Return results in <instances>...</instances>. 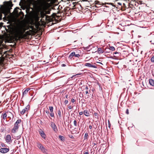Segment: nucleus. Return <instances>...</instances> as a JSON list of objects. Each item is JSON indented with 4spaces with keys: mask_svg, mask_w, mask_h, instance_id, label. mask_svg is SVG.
<instances>
[{
    "mask_svg": "<svg viewBox=\"0 0 154 154\" xmlns=\"http://www.w3.org/2000/svg\"><path fill=\"white\" fill-rule=\"evenodd\" d=\"M46 113H49V112L48 111H46Z\"/></svg>",
    "mask_w": 154,
    "mask_h": 154,
    "instance_id": "13d9d810",
    "label": "nucleus"
},
{
    "mask_svg": "<svg viewBox=\"0 0 154 154\" xmlns=\"http://www.w3.org/2000/svg\"><path fill=\"white\" fill-rule=\"evenodd\" d=\"M68 108L69 109H72V107L70 105H68Z\"/></svg>",
    "mask_w": 154,
    "mask_h": 154,
    "instance_id": "58836bf2",
    "label": "nucleus"
},
{
    "mask_svg": "<svg viewBox=\"0 0 154 154\" xmlns=\"http://www.w3.org/2000/svg\"><path fill=\"white\" fill-rule=\"evenodd\" d=\"M82 96H83V95L82 94L81 95V94L80 95V97H82Z\"/></svg>",
    "mask_w": 154,
    "mask_h": 154,
    "instance_id": "6e6d98bb",
    "label": "nucleus"
},
{
    "mask_svg": "<svg viewBox=\"0 0 154 154\" xmlns=\"http://www.w3.org/2000/svg\"><path fill=\"white\" fill-rule=\"evenodd\" d=\"M99 2L98 1H96L94 2L95 5H96L97 4H99Z\"/></svg>",
    "mask_w": 154,
    "mask_h": 154,
    "instance_id": "473e14b6",
    "label": "nucleus"
},
{
    "mask_svg": "<svg viewBox=\"0 0 154 154\" xmlns=\"http://www.w3.org/2000/svg\"><path fill=\"white\" fill-rule=\"evenodd\" d=\"M109 49L112 51H114L115 50V48L113 46H110L109 47Z\"/></svg>",
    "mask_w": 154,
    "mask_h": 154,
    "instance_id": "5701e85b",
    "label": "nucleus"
},
{
    "mask_svg": "<svg viewBox=\"0 0 154 154\" xmlns=\"http://www.w3.org/2000/svg\"><path fill=\"white\" fill-rule=\"evenodd\" d=\"M49 109L51 112H53V107L52 106H49Z\"/></svg>",
    "mask_w": 154,
    "mask_h": 154,
    "instance_id": "4be33fe9",
    "label": "nucleus"
},
{
    "mask_svg": "<svg viewBox=\"0 0 154 154\" xmlns=\"http://www.w3.org/2000/svg\"><path fill=\"white\" fill-rule=\"evenodd\" d=\"M50 125L51 127H52V129H53V130L55 132H57V126L55 125V124L54 123L51 122V124Z\"/></svg>",
    "mask_w": 154,
    "mask_h": 154,
    "instance_id": "6e6552de",
    "label": "nucleus"
},
{
    "mask_svg": "<svg viewBox=\"0 0 154 154\" xmlns=\"http://www.w3.org/2000/svg\"><path fill=\"white\" fill-rule=\"evenodd\" d=\"M39 133L41 137L44 139H45L46 137L45 134L44 133L43 131L41 130V131H39Z\"/></svg>",
    "mask_w": 154,
    "mask_h": 154,
    "instance_id": "9d476101",
    "label": "nucleus"
},
{
    "mask_svg": "<svg viewBox=\"0 0 154 154\" xmlns=\"http://www.w3.org/2000/svg\"><path fill=\"white\" fill-rule=\"evenodd\" d=\"M126 113L127 114H129V111H128V109H127V110H126Z\"/></svg>",
    "mask_w": 154,
    "mask_h": 154,
    "instance_id": "a19ab883",
    "label": "nucleus"
},
{
    "mask_svg": "<svg viewBox=\"0 0 154 154\" xmlns=\"http://www.w3.org/2000/svg\"><path fill=\"white\" fill-rule=\"evenodd\" d=\"M75 99L74 98H72L71 99V102L72 103H74L75 102Z\"/></svg>",
    "mask_w": 154,
    "mask_h": 154,
    "instance_id": "e433bc0d",
    "label": "nucleus"
},
{
    "mask_svg": "<svg viewBox=\"0 0 154 154\" xmlns=\"http://www.w3.org/2000/svg\"><path fill=\"white\" fill-rule=\"evenodd\" d=\"M5 6L0 5V20L2 19V13L6 14L10 13V9L11 8V7L13 6V4L11 2H5Z\"/></svg>",
    "mask_w": 154,
    "mask_h": 154,
    "instance_id": "f03ea898",
    "label": "nucleus"
},
{
    "mask_svg": "<svg viewBox=\"0 0 154 154\" xmlns=\"http://www.w3.org/2000/svg\"><path fill=\"white\" fill-rule=\"evenodd\" d=\"M58 113L60 116H61V115L60 111V110L58 111Z\"/></svg>",
    "mask_w": 154,
    "mask_h": 154,
    "instance_id": "37998d69",
    "label": "nucleus"
},
{
    "mask_svg": "<svg viewBox=\"0 0 154 154\" xmlns=\"http://www.w3.org/2000/svg\"><path fill=\"white\" fill-rule=\"evenodd\" d=\"M6 142L8 144H10L12 142L13 139L10 134H7L5 137Z\"/></svg>",
    "mask_w": 154,
    "mask_h": 154,
    "instance_id": "7ed1b4c3",
    "label": "nucleus"
},
{
    "mask_svg": "<svg viewBox=\"0 0 154 154\" xmlns=\"http://www.w3.org/2000/svg\"><path fill=\"white\" fill-rule=\"evenodd\" d=\"M114 54H117V56H119L120 55V53L119 52H116L114 53Z\"/></svg>",
    "mask_w": 154,
    "mask_h": 154,
    "instance_id": "f704fd0d",
    "label": "nucleus"
},
{
    "mask_svg": "<svg viewBox=\"0 0 154 154\" xmlns=\"http://www.w3.org/2000/svg\"><path fill=\"white\" fill-rule=\"evenodd\" d=\"M76 74V75H73V76H75V75H80V74Z\"/></svg>",
    "mask_w": 154,
    "mask_h": 154,
    "instance_id": "864d4df0",
    "label": "nucleus"
},
{
    "mask_svg": "<svg viewBox=\"0 0 154 154\" xmlns=\"http://www.w3.org/2000/svg\"><path fill=\"white\" fill-rule=\"evenodd\" d=\"M41 17H44V16H45V14L44 13V12H41Z\"/></svg>",
    "mask_w": 154,
    "mask_h": 154,
    "instance_id": "cd10ccee",
    "label": "nucleus"
},
{
    "mask_svg": "<svg viewBox=\"0 0 154 154\" xmlns=\"http://www.w3.org/2000/svg\"><path fill=\"white\" fill-rule=\"evenodd\" d=\"M151 60L152 62H154V55L151 58Z\"/></svg>",
    "mask_w": 154,
    "mask_h": 154,
    "instance_id": "c85d7f7f",
    "label": "nucleus"
},
{
    "mask_svg": "<svg viewBox=\"0 0 154 154\" xmlns=\"http://www.w3.org/2000/svg\"><path fill=\"white\" fill-rule=\"evenodd\" d=\"M97 51L98 54H102L104 52V51L103 50V49L101 48H98Z\"/></svg>",
    "mask_w": 154,
    "mask_h": 154,
    "instance_id": "2eb2a0df",
    "label": "nucleus"
},
{
    "mask_svg": "<svg viewBox=\"0 0 154 154\" xmlns=\"http://www.w3.org/2000/svg\"><path fill=\"white\" fill-rule=\"evenodd\" d=\"M88 133H86L85 134L84 136V140H86L87 139L88 137Z\"/></svg>",
    "mask_w": 154,
    "mask_h": 154,
    "instance_id": "aec40b11",
    "label": "nucleus"
},
{
    "mask_svg": "<svg viewBox=\"0 0 154 154\" xmlns=\"http://www.w3.org/2000/svg\"><path fill=\"white\" fill-rule=\"evenodd\" d=\"M14 125L15 126H17L18 128H19V125L18 124H16V123H15L14 124Z\"/></svg>",
    "mask_w": 154,
    "mask_h": 154,
    "instance_id": "c9c22d12",
    "label": "nucleus"
},
{
    "mask_svg": "<svg viewBox=\"0 0 154 154\" xmlns=\"http://www.w3.org/2000/svg\"><path fill=\"white\" fill-rule=\"evenodd\" d=\"M85 89H86V90H87L88 89V87L87 86H86V87H85Z\"/></svg>",
    "mask_w": 154,
    "mask_h": 154,
    "instance_id": "8fccbe9b",
    "label": "nucleus"
},
{
    "mask_svg": "<svg viewBox=\"0 0 154 154\" xmlns=\"http://www.w3.org/2000/svg\"><path fill=\"white\" fill-rule=\"evenodd\" d=\"M84 154H89V153L88 152H85Z\"/></svg>",
    "mask_w": 154,
    "mask_h": 154,
    "instance_id": "49530a36",
    "label": "nucleus"
},
{
    "mask_svg": "<svg viewBox=\"0 0 154 154\" xmlns=\"http://www.w3.org/2000/svg\"><path fill=\"white\" fill-rule=\"evenodd\" d=\"M50 113V115L51 117H53L54 116V114L53 112H51Z\"/></svg>",
    "mask_w": 154,
    "mask_h": 154,
    "instance_id": "72a5a7b5",
    "label": "nucleus"
},
{
    "mask_svg": "<svg viewBox=\"0 0 154 154\" xmlns=\"http://www.w3.org/2000/svg\"><path fill=\"white\" fill-rule=\"evenodd\" d=\"M18 128H19L17 127V126H15L14 125V127L11 130V133H15Z\"/></svg>",
    "mask_w": 154,
    "mask_h": 154,
    "instance_id": "ddd939ff",
    "label": "nucleus"
},
{
    "mask_svg": "<svg viewBox=\"0 0 154 154\" xmlns=\"http://www.w3.org/2000/svg\"><path fill=\"white\" fill-rule=\"evenodd\" d=\"M1 146L2 147H6L5 145V144L4 143H2L1 144Z\"/></svg>",
    "mask_w": 154,
    "mask_h": 154,
    "instance_id": "2f4dec72",
    "label": "nucleus"
},
{
    "mask_svg": "<svg viewBox=\"0 0 154 154\" xmlns=\"http://www.w3.org/2000/svg\"><path fill=\"white\" fill-rule=\"evenodd\" d=\"M88 91H86V92H85V94H88Z\"/></svg>",
    "mask_w": 154,
    "mask_h": 154,
    "instance_id": "09e8293b",
    "label": "nucleus"
},
{
    "mask_svg": "<svg viewBox=\"0 0 154 154\" xmlns=\"http://www.w3.org/2000/svg\"><path fill=\"white\" fill-rule=\"evenodd\" d=\"M64 10H66V9H64Z\"/></svg>",
    "mask_w": 154,
    "mask_h": 154,
    "instance_id": "bf43d9fd",
    "label": "nucleus"
},
{
    "mask_svg": "<svg viewBox=\"0 0 154 154\" xmlns=\"http://www.w3.org/2000/svg\"><path fill=\"white\" fill-rule=\"evenodd\" d=\"M68 95L67 94L65 96V97L66 98H67L68 97Z\"/></svg>",
    "mask_w": 154,
    "mask_h": 154,
    "instance_id": "603ef678",
    "label": "nucleus"
},
{
    "mask_svg": "<svg viewBox=\"0 0 154 154\" xmlns=\"http://www.w3.org/2000/svg\"><path fill=\"white\" fill-rule=\"evenodd\" d=\"M9 150V149L8 148H1L0 149V152L2 153H6L8 152Z\"/></svg>",
    "mask_w": 154,
    "mask_h": 154,
    "instance_id": "1a4fd4ad",
    "label": "nucleus"
},
{
    "mask_svg": "<svg viewBox=\"0 0 154 154\" xmlns=\"http://www.w3.org/2000/svg\"><path fill=\"white\" fill-rule=\"evenodd\" d=\"M37 146L39 149L41 150L42 152L44 153H47V150L46 149L45 147L42 145L41 143H38Z\"/></svg>",
    "mask_w": 154,
    "mask_h": 154,
    "instance_id": "20e7f679",
    "label": "nucleus"
},
{
    "mask_svg": "<svg viewBox=\"0 0 154 154\" xmlns=\"http://www.w3.org/2000/svg\"><path fill=\"white\" fill-rule=\"evenodd\" d=\"M101 4H97V5H95V7L97 8H98L100 7L101 6Z\"/></svg>",
    "mask_w": 154,
    "mask_h": 154,
    "instance_id": "c756f323",
    "label": "nucleus"
},
{
    "mask_svg": "<svg viewBox=\"0 0 154 154\" xmlns=\"http://www.w3.org/2000/svg\"><path fill=\"white\" fill-rule=\"evenodd\" d=\"M2 43V41L1 39H0V46L1 45ZM5 53V52L4 53ZM2 53L0 51V55L1 54V56L0 58V63H2L4 61L5 58L4 57V54L5 53H4L3 54H2Z\"/></svg>",
    "mask_w": 154,
    "mask_h": 154,
    "instance_id": "423d86ee",
    "label": "nucleus"
},
{
    "mask_svg": "<svg viewBox=\"0 0 154 154\" xmlns=\"http://www.w3.org/2000/svg\"><path fill=\"white\" fill-rule=\"evenodd\" d=\"M21 137V136L19 135V136H15L14 137V139H17V140H18Z\"/></svg>",
    "mask_w": 154,
    "mask_h": 154,
    "instance_id": "393cba45",
    "label": "nucleus"
},
{
    "mask_svg": "<svg viewBox=\"0 0 154 154\" xmlns=\"http://www.w3.org/2000/svg\"><path fill=\"white\" fill-rule=\"evenodd\" d=\"M65 104H67L68 103V100H65V101H64V102Z\"/></svg>",
    "mask_w": 154,
    "mask_h": 154,
    "instance_id": "4c0bfd02",
    "label": "nucleus"
},
{
    "mask_svg": "<svg viewBox=\"0 0 154 154\" xmlns=\"http://www.w3.org/2000/svg\"><path fill=\"white\" fill-rule=\"evenodd\" d=\"M47 1V2H49L50 1V0H46Z\"/></svg>",
    "mask_w": 154,
    "mask_h": 154,
    "instance_id": "4d7b16f0",
    "label": "nucleus"
},
{
    "mask_svg": "<svg viewBox=\"0 0 154 154\" xmlns=\"http://www.w3.org/2000/svg\"><path fill=\"white\" fill-rule=\"evenodd\" d=\"M69 137L71 138H72V139H73L74 138V137H73L72 135H70L69 136Z\"/></svg>",
    "mask_w": 154,
    "mask_h": 154,
    "instance_id": "c03bdc74",
    "label": "nucleus"
},
{
    "mask_svg": "<svg viewBox=\"0 0 154 154\" xmlns=\"http://www.w3.org/2000/svg\"><path fill=\"white\" fill-rule=\"evenodd\" d=\"M94 115L95 116V117L96 118H97L98 117V114L96 113V112H95L94 113Z\"/></svg>",
    "mask_w": 154,
    "mask_h": 154,
    "instance_id": "a878e982",
    "label": "nucleus"
},
{
    "mask_svg": "<svg viewBox=\"0 0 154 154\" xmlns=\"http://www.w3.org/2000/svg\"><path fill=\"white\" fill-rule=\"evenodd\" d=\"M73 123H74V125L75 126H77V122H76V120H75L74 121Z\"/></svg>",
    "mask_w": 154,
    "mask_h": 154,
    "instance_id": "bb28decb",
    "label": "nucleus"
},
{
    "mask_svg": "<svg viewBox=\"0 0 154 154\" xmlns=\"http://www.w3.org/2000/svg\"><path fill=\"white\" fill-rule=\"evenodd\" d=\"M107 4L111 5H112L113 6H115L114 5H113V4L112 3H107Z\"/></svg>",
    "mask_w": 154,
    "mask_h": 154,
    "instance_id": "79ce46f5",
    "label": "nucleus"
},
{
    "mask_svg": "<svg viewBox=\"0 0 154 154\" xmlns=\"http://www.w3.org/2000/svg\"><path fill=\"white\" fill-rule=\"evenodd\" d=\"M24 25L19 23L15 26L13 29V32L15 39L20 40L23 37V35L25 31Z\"/></svg>",
    "mask_w": 154,
    "mask_h": 154,
    "instance_id": "f257e3e1",
    "label": "nucleus"
},
{
    "mask_svg": "<svg viewBox=\"0 0 154 154\" xmlns=\"http://www.w3.org/2000/svg\"><path fill=\"white\" fill-rule=\"evenodd\" d=\"M89 128L91 129L92 128V126L91 125H89Z\"/></svg>",
    "mask_w": 154,
    "mask_h": 154,
    "instance_id": "de8ad7c7",
    "label": "nucleus"
},
{
    "mask_svg": "<svg viewBox=\"0 0 154 154\" xmlns=\"http://www.w3.org/2000/svg\"><path fill=\"white\" fill-rule=\"evenodd\" d=\"M62 66H66V65L65 64H62Z\"/></svg>",
    "mask_w": 154,
    "mask_h": 154,
    "instance_id": "3c124183",
    "label": "nucleus"
},
{
    "mask_svg": "<svg viewBox=\"0 0 154 154\" xmlns=\"http://www.w3.org/2000/svg\"><path fill=\"white\" fill-rule=\"evenodd\" d=\"M21 122V119H18L17 121L15 123H16V124H18L20 123V122Z\"/></svg>",
    "mask_w": 154,
    "mask_h": 154,
    "instance_id": "b1692460",
    "label": "nucleus"
},
{
    "mask_svg": "<svg viewBox=\"0 0 154 154\" xmlns=\"http://www.w3.org/2000/svg\"><path fill=\"white\" fill-rule=\"evenodd\" d=\"M94 48V47L92 45H91L87 47L86 48V49L88 50V51H90V50L92 49V48Z\"/></svg>",
    "mask_w": 154,
    "mask_h": 154,
    "instance_id": "a211bd4d",
    "label": "nucleus"
},
{
    "mask_svg": "<svg viewBox=\"0 0 154 154\" xmlns=\"http://www.w3.org/2000/svg\"><path fill=\"white\" fill-rule=\"evenodd\" d=\"M30 90V88H27L25 90V91L23 92V95H24V94H26L27 93L29 90Z\"/></svg>",
    "mask_w": 154,
    "mask_h": 154,
    "instance_id": "6ab92c4d",
    "label": "nucleus"
},
{
    "mask_svg": "<svg viewBox=\"0 0 154 154\" xmlns=\"http://www.w3.org/2000/svg\"><path fill=\"white\" fill-rule=\"evenodd\" d=\"M30 106L28 105L26 107L20 111V113L21 115H23L26 112H27L29 110Z\"/></svg>",
    "mask_w": 154,
    "mask_h": 154,
    "instance_id": "0eeeda50",
    "label": "nucleus"
},
{
    "mask_svg": "<svg viewBox=\"0 0 154 154\" xmlns=\"http://www.w3.org/2000/svg\"><path fill=\"white\" fill-rule=\"evenodd\" d=\"M2 43V41L1 39H0V46L1 45ZM5 53V52L4 53ZM2 53L0 51V55L1 54V56L0 58V63H2L4 61L5 58L4 57V54L5 53H4L3 54H2Z\"/></svg>",
    "mask_w": 154,
    "mask_h": 154,
    "instance_id": "39448f33",
    "label": "nucleus"
},
{
    "mask_svg": "<svg viewBox=\"0 0 154 154\" xmlns=\"http://www.w3.org/2000/svg\"><path fill=\"white\" fill-rule=\"evenodd\" d=\"M2 117L4 120H6L7 118V114L6 112L2 113Z\"/></svg>",
    "mask_w": 154,
    "mask_h": 154,
    "instance_id": "4468645a",
    "label": "nucleus"
},
{
    "mask_svg": "<svg viewBox=\"0 0 154 154\" xmlns=\"http://www.w3.org/2000/svg\"><path fill=\"white\" fill-rule=\"evenodd\" d=\"M149 84L152 86H154V80L151 79L149 80Z\"/></svg>",
    "mask_w": 154,
    "mask_h": 154,
    "instance_id": "f3484780",
    "label": "nucleus"
},
{
    "mask_svg": "<svg viewBox=\"0 0 154 154\" xmlns=\"http://www.w3.org/2000/svg\"><path fill=\"white\" fill-rule=\"evenodd\" d=\"M80 56L79 54H76V53H75V57H77L79 58V57H80Z\"/></svg>",
    "mask_w": 154,
    "mask_h": 154,
    "instance_id": "7c9ffc66",
    "label": "nucleus"
},
{
    "mask_svg": "<svg viewBox=\"0 0 154 154\" xmlns=\"http://www.w3.org/2000/svg\"><path fill=\"white\" fill-rule=\"evenodd\" d=\"M20 13H21V14H23V13L21 11L20 12Z\"/></svg>",
    "mask_w": 154,
    "mask_h": 154,
    "instance_id": "5fc2aeb1",
    "label": "nucleus"
},
{
    "mask_svg": "<svg viewBox=\"0 0 154 154\" xmlns=\"http://www.w3.org/2000/svg\"><path fill=\"white\" fill-rule=\"evenodd\" d=\"M59 138L62 141H63L64 140V137L63 136L61 135H59Z\"/></svg>",
    "mask_w": 154,
    "mask_h": 154,
    "instance_id": "412c9836",
    "label": "nucleus"
},
{
    "mask_svg": "<svg viewBox=\"0 0 154 154\" xmlns=\"http://www.w3.org/2000/svg\"><path fill=\"white\" fill-rule=\"evenodd\" d=\"M84 114L86 116H89L90 115L89 111L87 109L85 110L84 111Z\"/></svg>",
    "mask_w": 154,
    "mask_h": 154,
    "instance_id": "9b49d317",
    "label": "nucleus"
},
{
    "mask_svg": "<svg viewBox=\"0 0 154 154\" xmlns=\"http://www.w3.org/2000/svg\"><path fill=\"white\" fill-rule=\"evenodd\" d=\"M79 113L80 115H82L83 114H84V112H80Z\"/></svg>",
    "mask_w": 154,
    "mask_h": 154,
    "instance_id": "ea45409f",
    "label": "nucleus"
},
{
    "mask_svg": "<svg viewBox=\"0 0 154 154\" xmlns=\"http://www.w3.org/2000/svg\"><path fill=\"white\" fill-rule=\"evenodd\" d=\"M85 66H87L89 67H91L94 68H97V66L95 65H93L90 63H86L85 64Z\"/></svg>",
    "mask_w": 154,
    "mask_h": 154,
    "instance_id": "f8f14e48",
    "label": "nucleus"
},
{
    "mask_svg": "<svg viewBox=\"0 0 154 154\" xmlns=\"http://www.w3.org/2000/svg\"><path fill=\"white\" fill-rule=\"evenodd\" d=\"M117 4H118L119 5H122V4H121V3H120V2H118V3H117Z\"/></svg>",
    "mask_w": 154,
    "mask_h": 154,
    "instance_id": "a18cd8bd",
    "label": "nucleus"
},
{
    "mask_svg": "<svg viewBox=\"0 0 154 154\" xmlns=\"http://www.w3.org/2000/svg\"><path fill=\"white\" fill-rule=\"evenodd\" d=\"M75 52L73 51V52H72L70 54V55H69V58L70 59H71L74 56H75Z\"/></svg>",
    "mask_w": 154,
    "mask_h": 154,
    "instance_id": "dca6fc26",
    "label": "nucleus"
}]
</instances>
